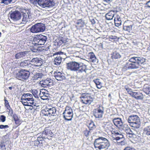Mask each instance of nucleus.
Segmentation results:
<instances>
[{"label":"nucleus","instance_id":"nucleus-1","mask_svg":"<svg viewBox=\"0 0 150 150\" xmlns=\"http://www.w3.org/2000/svg\"><path fill=\"white\" fill-rule=\"evenodd\" d=\"M67 67L69 70L76 71L77 77L81 78L83 77L84 75L86 74L88 70L87 66L85 64L75 61L67 63Z\"/></svg>","mask_w":150,"mask_h":150},{"label":"nucleus","instance_id":"nucleus-2","mask_svg":"<svg viewBox=\"0 0 150 150\" xmlns=\"http://www.w3.org/2000/svg\"><path fill=\"white\" fill-rule=\"evenodd\" d=\"M94 145L96 150H107L110 147V144L107 139L101 137L95 140Z\"/></svg>","mask_w":150,"mask_h":150},{"label":"nucleus","instance_id":"nucleus-3","mask_svg":"<svg viewBox=\"0 0 150 150\" xmlns=\"http://www.w3.org/2000/svg\"><path fill=\"white\" fill-rule=\"evenodd\" d=\"M129 61L132 63H129L127 65L129 69H137L139 68L145 62V59L143 57H134L131 58Z\"/></svg>","mask_w":150,"mask_h":150},{"label":"nucleus","instance_id":"nucleus-4","mask_svg":"<svg viewBox=\"0 0 150 150\" xmlns=\"http://www.w3.org/2000/svg\"><path fill=\"white\" fill-rule=\"evenodd\" d=\"M30 3L34 5H38L42 8H50L54 6V3L53 0H29Z\"/></svg>","mask_w":150,"mask_h":150},{"label":"nucleus","instance_id":"nucleus-5","mask_svg":"<svg viewBox=\"0 0 150 150\" xmlns=\"http://www.w3.org/2000/svg\"><path fill=\"white\" fill-rule=\"evenodd\" d=\"M127 121L130 123L131 126L134 129H138L140 126V119L137 115H133L129 116Z\"/></svg>","mask_w":150,"mask_h":150},{"label":"nucleus","instance_id":"nucleus-6","mask_svg":"<svg viewBox=\"0 0 150 150\" xmlns=\"http://www.w3.org/2000/svg\"><path fill=\"white\" fill-rule=\"evenodd\" d=\"M30 74V72L25 69L20 70L16 74V77L18 79L25 81L28 79Z\"/></svg>","mask_w":150,"mask_h":150},{"label":"nucleus","instance_id":"nucleus-7","mask_svg":"<svg viewBox=\"0 0 150 150\" xmlns=\"http://www.w3.org/2000/svg\"><path fill=\"white\" fill-rule=\"evenodd\" d=\"M47 40V37L40 34L36 35L33 39L32 43L35 46L37 45H41L44 44Z\"/></svg>","mask_w":150,"mask_h":150},{"label":"nucleus","instance_id":"nucleus-8","mask_svg":"<svg viewBox=\"0 0 150 150\" xmlns=\"http://www.w3.org/2000/svg\"><path fill=\"white\" fill-rule=\"evenodd\" d=\"M125 88L129 94L137 100H142L144 98L143 94L139 92H134L127 86H125Z\"/></svg>","mask_w":150,"mask_h":150},{"label":"nucleus","instance_id":"nucleus-9","mask_svg":"<svg viewBox=\"0 0 150 150\" xmlns=\"http://www.w3.org/2000/svg\"><path fill=\"white\" fill-rule=\"evenodd\" d=\"M45 29V24L41 23H38L33 25L30 29V31L33 33L43 32Z\"/></svg>","mask_w":150,"mask_h":150},{"label":"nucleus","instance_id":"nucleus-10","mask_svg":"<svg viewBox=\"0 0 150 150\" xmlns=\"http://www.w3.org/2000/svg\"><path fill=\"white\" fill-rule=\"evenodd\" d=\"M63 114V118L65 120L67 121L71 120L73 115L72 109L69 106H66Z\"/></svg>","mask_w":150,"mask_h":150},{"label":"nucleus","instance_id":"nucleus-11","mask_svg":"<svg viewBox=\"0 0 150 150\" xmlns=\"http://www.w3.org/2000/svg\"><path fill=\"white\" fill-rule=\"evenodd\" d=\"M104 113V108L100 105H99L97 108L94 109L93 111V115L96 118H102Z\"/></svg>","mask_w":150,"mask_h":150},{"label":"nucleus","instance_id":"nucleus-12","mask_svg":"<svg viewBox=\"0 0 150 150\" xmlns=\"http://www.w3.org/2000/svg\"><path fill=\"white\" fill-rule=\"evenodd\" d=\"M56 112V110L54 107L48 108H46L41 111V113L43 115L46 116H54Z\"/></svg>","mask_w":150,"mask_h":150},{"label":"nucleus","instance_id":"nucleus-13","mask_svg":"<svg viewBox=\"0 0 150 150\" xmlns=\"http://www.w3.org/2000/svg\"><path fill=\"white\" fill-rule=\"evenodd\" d=\"M32 67H39L41 66L43 63V60L40 57H35L32 59L30 61Z\"/></svg>","mask_w":150,"mask_h":150},{"label":"nucleus","instance_id":"nucleus-14","mask_svg":"<svg viewBox=\"0 0 150 150\" xmlns=\"http://www.w3.org/2000/svg\"><path fill=\"white\" fill-rule=\"evenodd\" d=\"M21 12L18 11H14L10 14V17L14 21H17L20 20L22 17Z\"/></svg>","mask_w":150,"mask_h":150},{"label":"nucleus","instance_id":"nucleus-15","mask_svg":"<svg viewBox=\"0 0 150 150\" xmlns=\"http://www.w3.org/2000/svg\"><path fill=\"white\" fill-rule=\"evenodd\" d=\"M112 121L115 126L121 129H123L125 127H124L121 119L119 117L114 118Z\"/></svg>","mask_w":150,"mask_h":150},{"label":"nucleus","instance_id":"nucleus-16","mask_svg":"<svg viewBox=\"0 0 150 150\" xmlns=\"http://www.w3.org/2000/svg\"><path fill=\"white\" fill-rule=\"evenodd\" d=\"M40 83L43 87H46L52 85L53 82L52 80L51 79L47 78L46 79L43 80L41 81Z\"/></svg>","mask_w":150,"mask_h":150},{"label":"nucleus","instance_id":"nucleus-17","mask_svg":"<svg viewBox=\"0 0 150 150\" xmlns=\"http://www.w3.org/2000/svg\"><path fill=\"white\" fill-rule=\"evenodd\" d=\"M123 130L125 131L126 133V136L128 139L134 138L135 137V134L133 133L130 128L129 127L124 128Z\"/></svg>","mask_w":150,"mask_h":150},{"label":"nucleus","instance_id":"nucleus-18","mask_svg":"<svg viewBox=\"0 0 150 150\" xmlns=\"http://www.w3.org/2000/svg\"><path fill=\"white\" fill-rule=\"evenodd\" d=\"M53 75L55 79L58 81H61L65 79L64 75L59 71H54Z\"/></svg>","mask_w":150,"mask_h":150},{"label":"nucleus","instance_id":"nucleus-19","mask_svg":"<svg viewBox=\"0 0 150 150\" xmlns=\"http://www.w3.org/2000/svg\"><path fill=\"white\" fill-rule=\"evenodd\" d=\"M28 54V52L27 51L20 52L17 53L15 56L16 59H19L27 57Z\"/></svg>","mask_w":150,"mask_h":150},{"label":"nucleus","instance_id":"nucleus-20","mask_svg":"<svg viewBox=\"0 0 150 150\" xmlns=\"http://www.w3.org/2000/svg\"><path fill=\"white\" fill-rule=\"evenodd\" d=\"M131 21L125 22L123 25V29L130 32L132 30V25Z\"/></svg>","mask_w":150,"mask_h":150},{"label":"nucleus","instance_id":"nucleus-21","mask_svg":"<svg viewBox=\"0 0 150 150\" xmlns=\"http://www.w3.org/2000/svg\"><path fill=\"white\" fill-rule=\"evenodd\" d=\"M83 99L82 100V102L86 104L90 105L93 100V98L91 96H83Z\"/></svg>","mask_w":150,"mask_h":150},{"label":"nucleus","instance_id":"nucleus-22","mask_svg":"<svg viewBox=\"0 0 150 150\" xmlns=\"http://www.w3.org/2000/svg\"><path fill=\"white\" fill-rule=\"evenodd\" d=\"M20 66L21 67L25 68L32 67V64L28 60H25L22 62L20 64Z\"/></svg>","mask_w":150,"mask_h":150},{"label":"nucleus","instance_id":"nucleus-23","mask_svg":"<svg viewBox=\"0 0 150 150\" xmlns=\"http://www.w3.org/2000/svg\"><path fill=\"white\" fill-rule=\"evenodd\" d=\"M116 11L111 10L106 14L105 17L106 19L108 20H112L113 19Z\"/></svg>","mask_w":150,"mask_h":150},{"label":"nucleus","instance_id":"nucleus-24","mask_svg":"<svg viewBox=\"0 0 150 150\" xmlns=\"http://www.w3.org/2000/svg\"><path fill=\"white\" fill-rule=\"evenodd\" d=\"M55 45L58 46H60L63 43L66 42L64 38L61 37H59L55 40Z\"/></svg>","mask_w":150,"mask_h":150},{"label":"nucleus","instance_id":"nucleus-25","mask_svg":"<svg viewBox=\"0 0 150 150\" xmlns=\"http://www.w3.org/2000/svg\"><path fill=\"white\" fill-rule=\"evenodd\" d=\"M114 21L115 25L116 26L119 27L121 24V19L119 16H117L115 18Z\"/></svg>","mask_w":150,"mask_h":150},{"label":"nucleus","instance_id":"nucleus-26","mask_svg":"<svg viewBox=\"0 0 150 150\" xmlns=\"http://www.w3.org/2000/svg\"><path fill=\"white\" fill-rule=\"evenodd\" d=\"M144 134L147 136H150V125L145 127L143 130Z\"/></svg>","mask_w":150,"mask_h":150},{"label":"nucleus","instance_id":"nucleus-27","mask_svg":"<svg viewBox=\"0 0 150 150\" xmlns=\"http://www.w3.org/2000/svg\"><path fill=\"white\" fill-rule=\"evenodd\" d=\"M30 13H23L22 14V16L23 18L22 19V21L23 22H26L27 21V19L29 17V14Z\"/></svg>","mask_w":150,"mask_h":150},{"label":"nucleus","instance_id":"nucleus-28","mask_svg":"<svg viewBox=\"0 0 150 150\" xmlns=\"http://www.w3.org/2000/svg\"><path fill=\"white\" fill-rule=\"evenodd\" d=\"M121 57V55L118 52H117L116 51H115L113 52V53L112 54L111 57L113 59H118L120 58Z\"/></svg>","mask_w":150,"mask_h":150},{"label":"nucleus","instance_id":"nucleus-29","mask_svg":"<svg viewBox=\"0 0 150 150\" xmlns=\"http://www.w3.org/2000/svg\"><path fill=\"white\" fill-rule=\"evenodd\" d=\"M22 98H25L27 100L33 98V95L30 93H24L22 95Z\"/></svg>","mask_w":150,"mask_h":150},{"label":"nucleus","instance_id":"nucleus-30","mask_svg":"<svg viewBox=\"0 0 150 150\" xmlns=\"http://www.w3.org/2000/svg\"><path fill=\"white\" fill-rule=\"evenodd\" d=\"M43 76V74L42 73H38L35 74L33 77V80H38L39 79L41 78Z\"/></svg>","mask_w":150,"mask_h":150},{"label":"nucleus","instance_id":"nucleus-31","mask_svg":"<svg viewBox=\"0 0 150 150\" xmlns=\"http://www.w3.org/2000/svg\"><path fill=\"white\" fill-rule=\"evenodd\" d=\"M90 130H93L96 128V126L94 122L92 121L89 123L88 126Z\"/></svg>","mask_w":150,"mask_h":150},{"label":"nucleus","instance_id":"nucleus-32","mask_svg":"<svg viewBox=\"0 0 150 150\" xmlns=\"http://www.w3.org/2000/svg\"><path fill=\"white\" fill-rule=\"evenodd\" d=\"M62 57H56L54 59V64L56 65H59L61 63Z\"/></svg>","mask_w":150,"mask_h":150},{"label":"nucleus","instance_id":"nucleus-33","mask_svg":"<svg viewBox=\"0 0 150 150\" xmlns=\"http://www.w3.org/2000/svg\"><path fill=\"white\" fill-rule=\"evenodd\" d=\"M113 141L115 143H116L117 145H124L125 144V140H123L124 143H123V144H122V143H121V140H120L119 139L117 140V139H116L115 138H114V137H113Z\"/></svg>","mask_w":150,"mask_h":150},{"label":"nucleus","instance_id":"nucleus-34","mask_svg":"<svg viewBox=\"0 0 150 150\" xmlns=\"http://www.w3.org/2000/svg\"><path fill=\"white\" fill-rule=\"evenodd\" d=\"M90 58L92 62L94 63L96 62L97 59L96 57L93 52H91L90 53Z\"/></svg>","mask_w":150,"mask_h":150},{"label":"nucleus","instance_id":"nucleus-35","mask_svg":"<svg viewBox=\"0 0 150 150\" xmlns=\"http://www.w3.org/2000/svg\"><path fill=\"white\" fill-rule=\"evenodd\" d=\"M115 138L116 139H119L120 140H121V143H123V140H125L124 138L123 137V135L120 134L118 136H117L116 137H115Z\"/></svg>","mask_w":150,"mask_h":150},{"label":"nucleus","instance_id":"nucleus-36","mask_svg":"<svg viewBox=\"0 0 150 150\" xmlns=\"http://www.w3.org/2000/svg\"><path fill=\"white\" fill-rule=\"evenodd\" d=\"M13 117L15 123L16 124H19V119L18 115L16 114H14L13 115Z\"/></svg>","mask_w":150,"mask_h":150},{"label":"nucleus","instance_id":"nucleus-37","mask_svg":"<svg viewBox=\"0 0 150 150\" xmlns=\"http://www.w3.org/2000/svg\"><path fill=\"white\" fill-rule=\"evenodd\" d=\"M144 92L146 94H149L150 93V87L149 86H146L143 89Z\"/></svg>","mask_w":150,"mask_h":150},{"label":"nucleus","instance_id":"nucleus-38","mask_svg":"<svg viewBox=\"0 0 150 150\" xmlns=\"http://www.w3.org/2000/svg\"><path fill=\"white\" fill-rule=\"evenodd\" d=\"M52 133L51 131L49 129H45L42 132L43 134L47 135L48 134L52 135Z\"/></svg>","mask_w":150,"mask_h":150},{"label":"nucleus","instance_id":"nucleus-39","mask_svg":"<svg viewBox=\"0 0 150 150\" xmlns=\"http://www.w3.org/2000/svg\"><path fill=\"white\" fill-rule=\"evenodd\" d=\"M12 0H1V4H4L5 5H7L11 3Z\"/></svg>","mask_w":150,"mask_h":150},{"label":"nucleus","instance_id":"nucleus-40","mask_svg":"<svg viewBox=\"0 0 150 150\" xmlns=\"http://www.w3.org/2000/svg\"><path fill=\"white\" fill-rule=\"evenodd\" d=\"M91 130L86 129L83 131V133L86 137H88L91 134Z\"/></svg>","mask_w":150,"mask_h":150},{"label":"nucleus","instance_id":"nucleus-41","mask_svg":"<svg viewBox=\"0 0 150 150\" xmlns=\"http://www.w3.org/2000/svg\"><path fill=\"white\" fill-rule=\"evenodd\" d=\"M29 100L30 102V105H33L34 106H38V104L35 103L34 102V99L33 98H30V99Z\"/></svg>","mask_w":150,"mask_h":150},{"label":"nucleus","instance_id":"nucleus-42","mask_svg":"<svg viewBox=\"0 0 150 150\" xmlns=\"http://www.w3.org/2000/svg\"><path fill=\"white\" fill-rule=\"evenodd\" d=\"M32 94L35 98H37L38 96V91L37 90L33 89L32 90Z\"/></svg>","mask_w":150,"mask_h":150},{"label":"nucleus","instance_id":"nucleus-43","mask_svg":"<svg viewBox=\"0 0 150 150\" xmlns=\"http://www.w3.org/2000/svg\"><path fill=\"white\" fill-rule=\"evenodd\" d=\"M63 54V52H57L55 53L54 54V56H55L56 55H57V56L56 57H62V56H61V55H62Z\"/></svg>","mask_w":150,"mask_h":150},{"label":"nucleus","instance_id":"nucleus-44","mask_svg":"<svg viewBox=\"0 0 150 150\" xmlns=\"http://www.w3.org/2000/svg\"><path fill=\"white\" fill-rule=\"evenodd\" d=\"M84 23V22L82 21V19H80L77 21L76 24L77 25H83Z\"/></svg>","mask_w":150,"mask_h":150},{"label":"nucleus","instance_id":"nucleus-45","mask_svg":"<svg viewBox=\"0 0 150 150\" xmlns=\"http://www.w3.org/2000/svg\"><path fill=\"white\" fill-rule=\"evenodd\" d=\"M6 98H4V100L5 101V105L6 106V107L7 108H8L10 107V105L9 104V103L8 102V100L5 99Z\"/></svg>","mask_w":150,"mask_h":150},{"label":"nucleus","instance_id":"nucleus-46","mask_svg":"<svg viewBox=\"0 0 150 150\" xmlns=\"http://www.w3.org/2000/svg\"><path fill=\"white\" fill-rule=\"evenodd\" d=\"M128 63H126V64L125 65L122 69V70L123 71H125L127 69H129L128 68V66L127 65H128Z\"/></svg>","mask_w":150,"mask_h":150},{"label":"nucleus","instance_id":"nucleus-47","mask_svg":"<svg viewBox=\"0 0 150 150\" xmlns=\"http://www.w3.org/2000/svg\"><path fill=\"white\" fill-rule=\"evenodd\" d=\"M0 120L2 122H4L6 120V117L4 115H1L0 117Z\"/></svg>","mask_w":150,"mask_h":150},{"label":"nucleus","instance_id":"nucleus-48","mask_svg":"<svg viewBox=\"0 0 150 150\" xmlns=\"http://www.w3.org/2000/svg\"><path fill=\"white\" fill-rule=\"evenodd\" d=\"M93 81L95 83L96 85L101 83L99 81V79H94L93 80Z\"/></svg>","mask_w":150,"mask_h":150},{"label":"nucleus","instance_id":"nucleus-49","mask_svg":"<svg viewBox=\"0 0 150 150\" xmlns=\"http://www.w3.org/2000/svg\"><path fill=\"white\" fill-rule=\"evenodd\" d=\"M7 109L9 110L8 112L9 115H10L11 116H12L13 114V112L12 109L10 108V107H8V108H7Z\"/></svg>","mask_w":150,"mask_h":150},{"label":"nucleus","instance_id":"nucleus-50","mask_svg":"<svg viewBox=\"0 0 150 150\" xmlns=\"http://www.w3.org/2000/svg\"><path fill=\"white\" fill-rule=\"evenodd\" d=\"M8 127H9L8 125H0V129L7 128H8Z\"/></svg>","mask_w":150,"mask_h":150},{"label":"nucleus","instance_id":"nucleus-51","mask_svg":"<svg viewBox=\"0 0 150 150\" xmlns=\"http://www.w3.org/2000/svg\"><path fill=\"white\" fill-rule=\"evenodd\" d=\"M124 150H136L133 148H131L129 147H126Z\"/></svg>","mask_w":150,"mask_h":150},{"label":"nucleus","instance_id":"nucleus-52","mask_svg":"<svg viewBox=\"0 0 150 150\" xmlns=\"http://www.w3.org/2000/svg\"><path fill=\"white\" fill-rule=\"evenodd\" d=\"M90 21L91 22V24L92 25L95 24L96 23V22L94 19L93 18L90 19Z\"/></svg>","mask_w":150,"mask_h":150},{"label":"nucleus","instance_id":"nucleus-53","mask_svg":"<svg viewBox=\"0 0 150 150\" xmlns=\"http://www.w3.org/2000/svg\"><path fill=\"white\" fill-rule=\"evenodd\" d=\"M43 139V138L42 137H38V138L37 142H38L39 143H40V141H42V140Z\"/></svg>","mask_w":150,"mask_h":150},{"label":"nucleus","instance_id":"nucleus-54","mask_svg":"<svg viewBox=\"0 0 150 150\" xmlns=\"http://www.w3.org/2000/svg\"><path fill=\"white\" fill-rule=\"evenodd\" d=\"M21 102L22 103L23 105L25 106H29L30 105V104H28L27 102L23 101H21Z\"/></svg>","mask_w":150,"mask_h":150},{"label":"nucleus","instance_id":"nucleus-55","mask_svg":"<svg viewBox=\"0 0 150 150\" xmlns=\"http://www.w3.org/2000/svg\"><path fill=\"white\" fill-rule=\"evenodd\" d=\"M32 50L33 52H37L38 51V49L35 48V47H33L32 48Z\"/></svg>","mask_w":150,"mask_h":150},{"label":"nucleus","instance_id":"nucleus-56","mask_svg":"<svg viewBox=\"0 0 150 150\" xmlns=\"http://www.w3.org/2000/svg\"><path fill=\"white\" fill-rule=\"evenodd\" d=\"M5 145L3 142H1L0 144V149L2 148L3 147H5Z\"/></svg>","mask_w":150,"mask_h":150},{"label":"nucleus","instance_id":"nucleus-57","mask_svg":"<svg viewBox=\"0 0 150 150\" xmlns=\"http://www.w3.org/2000/svg\"><path fill=\"white\" fill-rule=\"evenodd\" d=\"M97 88L100 89L102 87V83L96 85Z\"/></svg>","mask_w":150,"mask_h":150},{"label":"nucleus","instance_id":"nucleus-58","mask_svg":"<svg viewBox=\"0 0 150 150\" xmlns=\"http://www.w3.org/2000/svg\"><path fill=\"white\" fill-rule=\"evenodd\" d=\"M146 5L147 7L150 8V0L147 2Z\"/></svg>","mask_w":150,"mask_h":150},{"label":"nucleus","instance_id":"nucleus-59","mask_svg":"<svg viewBox=\"0 0 150 150\" xmlns=\"http://www.w3.org/2000/svg\"><path fill=\"white\" fill-rule=\"evenodd\" d=\"M21 100H22L21 101H25L27 102V99L25 98H22V96H21Z\"/></svg>","mask_w":150,"mask_h":150},{"label":"nucleus","instance_id":"nucleus-60","mask_svg":"<svg viewBox=\"0 0 150 150\" xmlns=\"http://www.w3.org/2000/svg\"><path fill=\"white\" fill-rule=\"evenodd\" d=\"M29 105L30 108H29V109L30 110H32L33 109V105Z\"/></svg>","mask_w":150,"mask_h":150},{"label":"nucleus","instance_id":"nucleus-61","mask_svg":"<svg viewBox=\"0 0 150 150\" xmlns=\"http://www.w3.org/2000/svg\"><path fill=\"white\" fill-rule=\"evenodd\" d=\"M117 37L116 36H111V38L112 39H116L117 38Z\"/></svg>","mask_w":150,"mask_h":150},{"label":"nucleus","instance_id":"nucleus-62","mask_svg":"<svg viewBox=\"0 0 150 150\" xmlns=\"http://www.w3.org/2000/svg\"><path fill=\"white\" fill-rule=\"evenodd\" d=\"M120 132H115V134L116 135H119L120 134Z\"/></svg>","mask_w":150,"mask_h":150},{"label":"nucleus","instance_id":"nucleus-63","mask_svg":"<svg viewBox=\"0 0 150 150\" xmlns=\"http://www.w3.org/2000/svg\"><path fill=\"white\" fill-rule=\"evenodd\" d=\"M29 100H27L26 102H27L28 104H30V102Z\"/></svg>","mask_w":150,"mask_h":150},{"label":"nucleus","instance_id":"nucleus-64","mask_svg":"<svg viewBox=\"0 0 150 150\" xmlns=\"http://www.w3.org/2000/svg\"><path fill=\"white\" fill-rule=\"evenodd\" d=\"M8 88L11 90L12 89V87L11 86L9 87H8Z\"/></svg>","mask_w":150,"mask_h":150}]
</instances>
